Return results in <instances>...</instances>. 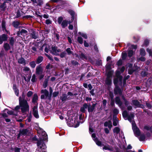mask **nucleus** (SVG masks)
<instances>
[{
	"label": "nucleus",
	"instance_id": "f257e3e1",
	"mask_svg": "<svg viewBox=\"0 0 152 152\" xmlns=\"http://www.w3.org/2000/svg\"><path fill=\"white\" fill-rule=\"evenodd\" d=\"M132 129L135 134L139 136L140 135L139 140L140 141H144L145 139V136L144 134H140V131L139 129L136 126L135 121H133L132 122Z\"/></svg>",
	"mask_w": 152,
	"mask_h": 152
},
{
	"label": "nucleus",
	"instance_id": "f03ea898",
	"mask_svg": "<svg viewBox=\"0 0 152 152\" xmlns=\"http://www.w3.org/2000/svg\"><path fill=\"white\" fill-rule=\"evenodd\" d=\"M19 102L22 113H24L29 111V105L26 100H22L20 98L19 99Z\"/></svg>",
	"mask_w": 152,
	"mask_h": 152
},
{
	"label": "nucleus",
	"instance_id": "7ed1b4c3",
	"mask_svg": "<svg viewBox=\"0 0 152 152\" xmlns=\"http://www.w3.org/2000/svg\"><path fill=\"white\" fill-rule=\"evenodd\" d=\"M87 109L89 113H92L94 110L90 103H84L83 104V106L80 107V111L82 113H86V109Z\"/></svg>",
	"mask_w": 152,
	"mask_h": 152
},
{
	"label": "nucleus",
	"instance_id": "20e7f679",
	"mask_svg": "<svg viewBox=\"0 0 152 152\" xmlns=\"http://www.w3.org/2000/svg\"><path fill=\"white\" fill-rule=\"evenodd\" d=\"M122 115L123 118L125 120H126L125 118H127V120L130 122H132V120L134 119V113H131L129 115L126 110H125L123 112Z\"/></svg>",
	"mask_w": 152,
	"mask_h": 152
},
{
	"label": "nucleus",
	"instance_id": "39448f33",
	"mask_svg": "<svg viewBox=\"0 0 152 152\" xmlns=\"http://www.w3.org/2000/svg\"><path fill=\"white\" fill-rule=\"evenodd\" d=\"M115 87L114 89V93L115 95L119 94V95H122V90L120 88L118 85V82H113Z\"/></svg>",
	"mask_w": 152,
	"mask_h": 152
},
{
	"label": "nucleus",
	"instance_id": "423d86ee",
	"mask_svg": "<svg viewBox=\"0 0 152 152\" xmlns=\"http://www.w3.org/2000/svg\"><path fill=\"white\" fill-rule=\"evenodd\" d=\"M37 145L39 147L37 149L38 151H40L41 149H42V151L43 150L46 148V145L41 138L37 142Z\"/></svg>",
	"mask_w": 152,
	"mask_h": 152
},
{
	"label": "nucleus",
	"instance_id": "0eeeda50",
	"mask_svg": "<svg viewBox=\"0 0 152 152\" xmlns=\"http://www.w3.org/2000/svg\"><path fill=\"white\" fill-rule=\"evenodd\" d=\"M67 12L71 16V20L69 21L67 20L68 24H69L70 25L72 23L75 18V12L74 10L70 9L68 10H67Z\"/></svg>",
	"mask_w": 152,
	"mask_h": 152
},
{
	"label": "nucleus",
	"instance_id": "6e6552de",
	"mask_svg": "<svg viewBox=\"0 0 152 152\" xmlns=\"http://www.w3.org/2000/svg\"><path fill=\"white\" fill-rule=\"evenodd\" d=\"M121 73L119 70H117L115 71V77L114 78L113 82H118V79L123 78V76L121 75Z\"/></svg>",
	"mask_w": 152,
	"mask_h": 152
},
{
	"label": "nucleus",
	"instance_id": "1a4fd4ad",
	"mask_svg": "<svg viewBox=\"0 0 152 152\" xmlns=\"http://www.w3.org/2000/svg\"><path fill=\"white\" fill-rule=\"evenodd\" d=\"M28 130L27 129H20L19 131V133L18 134L17 139H19L21 135H26L28 132Z\"/></svg>",
	"mask_w": 152,
	"mask_h": 152
},
{
	"label": "nucleus",
	"instance_id": "9d476101",
	"mask_svg": "<svg viewBox=\"0 0 152 152\" xmlns=\"http://www.w3.org/2000/svg\"><path fill=\"white\" fill-rule=\"evenodd\" d=\"M41 94H42L41 96V99H46L47 97L49 96V92L46 89H42L41 91Z\"/></svg>",
	"mask_w": 152,
	"mask_h": 152
},
{
	"label": "nucleus",
	"instance_id": "9b49d317",
	"mask_svg": "<svg viewBox=\"0 0 152 152\" xmlns=\"http://www.w3.org/2000/svg\"><path fill=\"white\" fill-rule=\"evenodd\" d=\"M8 35L6 34H3L0 35V45L2 44L4 42L7 41L8 40Z\"/></svg>",
	"mask_w": 152,
	"mask_h": 152
},
{
	"label": "nucleus",
	"instance_id": "f8f14e48",
	"mask_svg": "<svg viewBox=\"0 0 152 152\" xmlns=\"http://www.w3.org/2000/svg\"><path fill=\"white\" fill-rule=\"evenodd\" d=\"M43 68L41 66V64L37 66L36 69V74L37 75H39L42 74Z\"/></svg>",
	"mask_w": 152,
	"mask_h": 152
},
{
	"label": "nucleus",
	"instance_id": "ddd939ff",
	"mask_svg": "<svg viewBox=\"0 0 152 152\" xmlns=\"http://www.w3.org/2000/svg\"><path fill=\"white\" fill-rule=\"evenodd\" d=\"M37 108V106H34L33 108V111L34 116L36 118H39V116L38 114Z\"/></svg>",
	"mask_w": 152,
	"mask_h": 152
},
{
	"label": "nucleus",
	"instance_id": "4468645a",
	"mask_svg": "<svg viewBox=\"0 0 152 152\" xmlns=\"http://www.w3.org/2000/svg\"><path fill=\"white\" fill-rule=\"evenodd\" d=\"M30 34L31 37L32 39H36L38 38V33L35 31H33Z\"/></svg>",
	"mask_w": 152,
	"mask_h": 152
},
{
	"label": "nucleus",
	"instance_id": "2eb2a0df",
	"mask_svg": "<svg viewBox=\"0 0 152 152\" xmlns=\"http://www.w3.org/2000/svg\"><path fill=\"white\" fill-rule=\"evenodd\" d=\"M20 24V23L19 21L15 20L12 22V26L15 28H17L20 27L19 26Z\"/></svg>",
	"mask_w": 152,
	"mask_h": 152
},
{
	"label": "nucleus",
	"instance_id": "dca6fc26",
	"mask_svg": "<svg viewBox=\"0 0 152 152\" xmlns=\"http://www.w3.org/2000/svg\"><path fill=\"white\" fill-rule=\"evenodd\" d=\"M104 126L105 127L108 126L109 129L111 128L112 126V123L110 120H109L108 121H105L104 124Z\"/></svg>",
	"mask_w": 152,
	"mask_h": 152
},
{
	"label": "nucleus",
	"instance_id": "f3484780",
	"mask_svg": "<svg viewBox=\"0 0 152 152\" xmlns=\"http://www.w3.org/2000/svg\"><path fill=\"white\" fill-rule=\"evenodd\" d=\"M115 102L117 104L121 106L122 104V103L121 102L120 98L119 96H116L115 98Z\"/></svg>",
	"mask_w": 152,
	"mask_h": 152
},
{
	"label": "nucleus",
	"instance_id": "a211bd4d",
	"mask_svg": "<svg viewBox=\"0 0 152 152\" xmlns=\"http://www.w3.org/2000/svg\"><path fill=\"white\" fill-rule=\"evenodd\" d=\"M18 62L19 64H23L24 65H25L26 64V61L24 58L22 57H20L18 59Z\"/></svg>",
	"mask_w": 152,
	"mask_h": 152
},
{
	"label": "nucleus",
	"instance_id": "6ab92c4d",
	"mask_svg": "<svg viewBox=\"0 0 152 152\" xmlns=\"http://www.w3.org/2000/svg\"><path fill=\"white\" fill-rule=\"evenodd\" d=\"M67 95L66 94H62V96L60 97V99L61 100L62 102H65L67 99H68L67 98Z\"/></svg>",
	"mask_w": 152,
	"mask_h": 152
},
{
	"label": "nucleus",
	"instance_id": "aec40b11",
	"mask_svg": "<svg viewBox=\"0 0 152 152\" xmlns=\"http://www.w3.org/2000/svg\"><path fill=\"white\" fill-rule=\"evenodd\" d=\"M66 55V53L65 51H63L60 54L58 53H54V55L59 56L61 58H64Z\"/></svg>",
	"mask_w": 152,
	"mask_h": 152
},
{
	"label": "nucleus",
	"instance_id": "412c9836",
	"mask_svg": "<svg viewBox=\"0 0 152 152\" xmlns=\"http://www.w3.org/2000/svg\"><path fill=\"white\" fill-rule=\"evenodd\" d=\"M13 89L15 93V94L17 96H19V90L18 89L15 84H13Z\"/></svg>",
	"mask_w": 152,
	"mask_h": 152
},
{
	"label": "nucleus",
	"instance_id": "4be33fe9",
	"mask_svg": "<svg viewBox=\"0 0 152 152\" xmlns=\"http://www.w3.org/2000/svg\"><path fill=\"white\" fill-rule=\"evenodd\" d=\"M38 99V96L37 94H34L33 97L32 99V103L34 104L37 102V101Z\"/></svg>",
	"mask_w": 152,
	"mask_h": 152
},
{
	"label": "nucleus",
	"instance_id": "5701e85b",
	"mask_svg": "<svg viewBox=\"0 0 152 152\" xmlns=\"http://www.w3.org/2000/svg\"><path fill=\"white\" fill-rule=\"evenodd\" d=\"M61 26L62 28H64L68 26V22L67 20H64L61 23Z\"/></svg>",
	"mask_w": 152,
	"mask_h": 152
},
{
	"label": "nucleus",
	"instance_id": "b1692460",
	"mask_svg": "<svg viewBox=\"0 0 152 152\" xmlns=\"http://www.w3.org/2000/svg\"><path fill=\"white\" fill-rule=\"evenodd\" d=\"M7 2H4L1 5H0V8H2L1 10L4 11L6 10V8L7 7L6 4V3Z\"/></svg>",
	"mask_w": 152,
	"mask_h": 152
},
{
	"label": "nucleus",
	"instance_id": "393cba45",
	"mask_svg": "<svg viewBox=\"0 0 152 152\" xmlns=\"http://www.w3.org/2000/svg\"><path fill=\"white\" fill-rule=\"evenodd\" d=\"M43 58L42 56H39L36 60V63L37 64H39L41 63L43 61Z\"/></svg>",
	"mask_w": 152,
	"mask_h": 152
},
{
	"label": "nucleus",
	"instance_id": "a878e982",
	"mask_svg": "<svg viewBox=\"0 0 152 152\" xmlns=\"http://www.w3.org/2000/svg\"><path fill=\"white\" fill-rule=\"evenodd\" d=\"M3 46L5 51H7L10 49V45L7 43H4Z\"/></svg>",
	"mask_w": 152,
	"mask_h": 152
},
{
	"label": "nucleus",
	"instance_id": "bb28decb",
	"mask_svg": "<svg viewBox=\"0 0 152 152\" xmlns=\"http://www.w3.org/2000/svg\"><path fill=\"white\" fill-rule=\"evenodd\" d=\"M111 78L107 77L105 81V83L106 85L108 86H111L112 84V80Z\"/></svg>",
	"mask_w": 152,
	"mask_h": 152
},
{
	"label": "nucleus",
	"instance_id": "cd10ccee",
	"mask_svg": "<svg viewBox=\"0 0 152 152\" xmlns=\"http://www.w3.org/2000/svg\"><path fill=\"white\" fill-rule=\"evenodd\" d=\"M113 70H110L107 72V77L111 78L113 74Z\"/></svg>",
	"mask_w": 152,
	"mask_h": 152
},
{
	"label": "nucleus",
	"instance_id": "c85d7f7f",
	"mask_svg": "<svg viewBox=\"0 0 152 152\" xmlns=\"http://www.w3.org/2000/svg\"><path fill=\"white\" fill-rule=\"evenodd\" d=\"M117 117L113 116V125L114 126H116L117 125L118 123V121L117 120Z\"/></svg>",
	"mask_w": 152,
	"mask_h": 152
},
{
	"label": "nucleus",
	"instance_id": "c756f323",
	"mask_svg": "<svg viewBox=\"0 0 152 152\" xmlns=\"http://www.w3.org/2000/svg\"><path fill=\"white\" fill-rule=\"evenodd\" d=\"M67 54L69 55H72V56H74V53L73 51H72L71 49L69 48H67L66 50Z\"/></svg>",
	"mask_w": 152,
	"mask_h": 152
},
{
	"label": "nucleus",
	"instance_id": "7c9ffc66",
	"mask_svg": "<svg viewBox=\"0 0 152 152\" xmlns=\"http://www.w3.org/2000/svg\"><path fill=\"white\" fill-rule=\"evenodd\" d=\"M1 26L2 30L5 29L6 28V22L5 20H2L1 21Z\"/></svg>",
	"mask_w": 152,
	"mask_h": 152
},
{
	"label": "nucleus",
	"instance_id": "2f4dec72",
	"mask_svg": "<svg viewBox=\"0 0 152 152\" xmlns=\"http://www.w3.org/2000/svg\"><path fill=\"white\" fill-rule=\"evenodd\" d=\"M94 140L97 145L99 146H101V145L102 143L101 141L99 140L98 138L97 137L94 139Z\"/></svg>",
	"mask_w": 152,
	"mask_h": 152
},
{
	"label": "nucleus",
	"instance_id": "473e14b6",
	"mask_svg": "<svg viewBox=\"0 0 152 152\" xmlns=\"http://www.w3.org/2000/svg\"><path fill=\"white\" fill-rule=\"evenodd\" d=\"M79 57L80 58L83 60H84V59L86 60L87 59V56L83 53H81L80 54Z\"/></svg>",
	"mask_w": 152,
	"mask_h": 152
},
{
	"label": "nucleus",
	"instance_id": "72a5a7b5",
	"mask_svg": "<svg viewBox=\"0 0 152 152\" xmlns=\"http://www.w3.org/2000/svg\"><path fill=\"white\" fill-rule=\"evenodd\" d=\"M34 45L35 46H32L31 48V49L34 51H31L33 53H34V52H37V48L38 47V44H35Z\"/></svg>",
	"mask_w": 152,
	"mask_h": 152
},
{
	"label": "nucleus",
	"instance_id": "f704fd0d",
	"mask_svg": "<svg viewBox=\"0 0 152 152\" xmlns=\"http://www.w3.org/2000/svg\"><path fill=\"white\" fill-rule=\"evenodd\" d=\"M134 54V52L132 50H128V56L129 58H131Z\"/></svg>",
	"mask_w": 152,
	"mask_h": 152
},
{
	"label": "nucleus",
	"instance_id": "c9c22d12",
	"mask_svg": "<svg viewBox=\"0 0 152 152\" xmlns=\"http://www.w3.org/2000/svg\"><path fill=\"white\" fill-rule=\"evenodd\" d=\"M121 57L123 60H125L127 56L126 53L125 51H124L122 53Z\"/></svg>",
	"mask_w": 152,
	"mask_h": 152
},
{
	"label": "nucleus",
	"instance_id": "e433bc0d",
	"mask_svg": "<svg viewBox=\"0 0 152 152\" xmlns=\"http://www.w3.org/2000/svg\"><path fill=\"white\" fill-rule=\"evenodd\" d=\"M63 5H58L56 6V8H54L53 10V11H51L50 12L52 13L53 12H55V11L57 10H58L59 9H62L61 8V7H62V6Z\"/></svg>",
	"mask_w": 152,
	"mask_h": 152
},
{
	"label": "nucleus",
	"instance_id": "4c0bfd02",
	"mask_svg": "<svg viewBox=\"0 0 152 152\" xmlns=\"http://www.w3.org/2000/svg\"><path fill=\"white\" fill-rule=\"evenodd\" d=\"M15 42L14 38L13 37H11L9 39V43L10 45L13 46L14 44V43Z\"/></svg>",
	"mask_w": 152,
	"mask_h": 152
},
{
	"label": "nucleus",
	"instance_id": "58836bf2",
	"mask_svg": "<svg viewBox=\"0 0 152 152\" xmlns=\"http://www.w3.org/2000/svg\"><path fill=\"white\" fill-rule=\"evenodd\" d=\"M133 104L135 106L137 107L138 105H139L140 102L138 100L136 99L133 100L132 101Z\"/></svg>",
	"mask_w": 152,
	"mask_h": 152
},
{
	"label": "nucleus",
	"instance_id": "ea45409f",
	"mask_svg": "<svg viewBox=\"0 0 152 152\" xmlns=\"http://www.w3.org/2000/svg\"><path fill=\"white\" fill-rule=\"evenodd\" d=\"M140 55L142 56H145L146 55V52L145 50L143 48L140 49Z\"/></svg>",
	"mask_w": 152,
	"mask_h": 152
},
{
	"label": "nucleus",
	"instance_id": "a19ab883",
	"mask_svg": "<svg viewBox=\"0 0 152 152\" xmlns=\"http://www.w3.org/2000/svg\"><path fill=\"white\" fill-rule=\"evenodd\" d=\"M72 65L73 66H78L79 64V63L75 60H72L71 61Z\"/></svg>",
	"mask_w": 152,
	"mask_h": 152
},
{
	"label": "nucleus",
	"instance_id": "79ce46f5",
	"mask_svg": "<svg viewBox=\"0 0 152 152\" xmlns=\"http://www.w3.org/2000/svg\"><path fill=\"white\" fill-rule=\"evenodd\" d=\"M130 77V76L129 75H128L125 77H124V78L123 80V86H124L126 84V80H128L129 78Z\"/></svg>",
	"mask_w": 152,
	"mask_h": 152
},
{
	"label": "nucleus",
	"instance_id": "37998d69",
	"mask_svg": "<svg viewBox=\"0 0 152 152\" xmlns=\"http://www.w3.org/2000/svg\"><path fill=\"white\" fill-rule=\"evenodd\" d=\"M103 149H104L105 150H108L110 151H113V148L112 147H110L109 145H108V146H104V147L103 148Z\"/></svg>",
	"mask_w": 152,
	"mask_h": 152
},
{
	"label": "nucleus",
	"instance_id": "c03bdc74",
	"mask_svg": "<svg viewBox=\"0 0 152 152\" xmlns=\"http://www.w3.org/2000/svg\"><path fill=\"white\" fill-rule=\"evenodd\" d=\"M29 65L31 68H34L36 66V64L35 61H33L29 63Z\"/></svg>",
	"mask_w": 152,
	"mask_h": 152
},
{
	"label": "nucleus",
	"instance_id": "a18cd8bd",
	"mask_svg": "<svg viewBox=\"0 0 152 152\" xmlns=\"http://www.w3.org/2000/svg\"><path fill=\"white\" fill-rule=\"evenodd\" d=\"M149 45V41L148 39L145 40L144 41L143 44L142 45V47L145 46V47H147Z\"/></svg>",
	"mask_w": 152,
	"mask_h": 152
},
{
	"label": "nucleus",
	"instance_id": "49530a36",
	"mask_svg": "<svg viewBox=\"0 0 152 152\" xmlns=\"http://www.w3.org/2000/svg\"><path fill=\"white\" fill-rule=\"evenodd\" d=\"M53 67V65H51L50 63L48 64V65L46 66L45 69H47V72H48L49 69L50 70Z\"/></svg>",
	"mask_w": 152,
	"mask_h": 152
},
{
	"label": "nucleus",
	"instance_id": "de8ad7c7",
	"mask_svg": "<svg viewBox=\"0 0 152 152\" xmlns=\"http://www.w3.org/2000/svg\"><path fill=\"white\" fill-rule=\"evenodd\" d=\"M48 79H45L44 81V83L43 84V87L44 88H45L47 87L48 85Z\"/></svg>",
	"mask_w": 152,
	"mask_h": 152
},
{
	"label": "nucleus",
	"instance_id": "09e8293b",
	"mask_svg": "<svg viewBox=\"0 0 152 152\" xmlns=\"http://www.w3.org/2000/svg\"><path fill=\"white\" fill-rule=\"evenodd\" d=\"M72 123L73 125H72L71 126H73L75 128H76L78 127L80 124V122L78 121L77 123V124H73V122L74 123H75V121H73V120L72 121Z\"/></svg>",
	"mask_w": 152,
	"mask_h": 152
},
{
	"label": "nucleus",
	"instance_id": "8fccbe9b",
	"mask_svg": "<svg viewBox=\"0 0 152 152\" xmlns=\"http://www.w3.org/2000/svg\"><path fill=\"white\" fill-rule=\"evenodd\" d=\"M141 76L142 77L147 76L148 75V72L145 71H142L140 73Z\"/></svg>",
	"mask_w": 152,
	"mask_h": 152
},
{
	"label": "nucleus",
	"instance_id": "3c124183",
	"mask_svg": "<svg viewBox=\"0 0 152 152\" xmlns=\"http://www.w3.org/2000/svg\"><path fill=\"white\" fill-rule=\"evenodd\" d=\"M112 65V64H109L108 63H107L106 65L105 66L106 69L107 70H110L111 69V66Z\"/></svg>",
	"mask_w": 152,
	"mask_h": 152
},
{
	"label": "nucleus",
	"instance_id": "603ef678",
	"mask_svg": "<svg viewBox=\"0 0 152 152\" xmlns=\"http://www.w3.org/2000/svg\"><path fill=\"white\" fill-rule=\"evenodd\" d=\"M113 131L114 133H116L118 134L120 132V129L119 127H116L113 129Z\"/></svg>",
	"mask_w": 152,
	"mask_h": 152
},
{
	"label": "nucleus",
	"instance_id": "864d4df0",
	"mask_svg": "<svg viewBox=\"0 0 152 152\" xmlns=\"http://www.w3.org/2000/svg\"><path fill=\"white\" fill-rule=\"evenodd\" d=\"M136 70L134 69L133 68L132 69H130L129 68L128 70V74L131 75H132L134 72H135Z\"/></svg>",
	"mask_w": 152,
	"mask_h": 152
},
{
	"label": "nucleus",
	"instance_id": "5fc2aeb1",
	"mask_svg": "<svg viewBox=\"0 0 152 152\" xmlns=\"http://www.w3.org/2000/svg\"><path fill=\"white\" fill-rule=\"evenodd\" d=\"M133 39L134 40V42L136 43L138 42L140 39V37L139 36H134Z\"/></svg>",
	"mask_w": 152,
	"mask_h": 152
},
{
	"label": "nucleus",
	"instance_id": "6e6d98bb",
	"mask_svg": "<svg viewBox=\"0 0 152 152\" xmlns=\"http://www.w3.org/2000/svg\"><path fill=\"white\" fill-rule=\"evenodd\" d=\"M77 42L80 44H82L83 43V38L80 37H78L77 39Z\"/></svg>",
	"mask_w": 152,
	"mask_h": 152
},
{
	"label": "nucleus",
	"instance_id": "4d7b16f0",
	"mask_svg": "<svg viewBox=\"0 0 152 152\" xmlns=\"http://www.w3.org/2000/svg\"><path fill=\"white\" fill-rule=\"evenodd\" d=\"M57 49V47L55 46H52L51 49L52 51H53V54H54V53H56V50Z\"/></svg>",
	"mask_w": 152,
	"mask_h": 152
},
{
	"label": "nucleus",
	"instance_id": "13d9d810",
	"mask_svg": "<svg viewBox=\"0 0 152 152\" xmlns=\"http://www.w3.org/2000/svg\"><path fill=\"white\" fill-rule=\"evenodd\" d=\"M109 96L110 98V100L114 99V94L113 92L112 91H109Z\"/></svg>",
	"mask_w": 152,
	"mask_h": 152
},
{
	"label": "nucleus",
	"instance_id": "bf43d9fd",
	"mask_svg": "<svg viewBox=\"0 0 152 152\" xmlns=\"http://www.w3.org/2000/svg\"><path fill=\"white\" fill-rule=\"evenodd\" d=\"M63 18L62 17L60 16L59 17L57 20L58 23L59 24H61V23L62 22V21H63Z\"/></svg>",
	"mask_w": 152,
	"mask_h": 152
},
{
	"label": "nucleus",
	"instance_id": "052dcab7",
	"mask_svg": "<svg viewBox=\"0 0 152 152\" xmlns=\"http://www.w3.org/2000/svg\"><path fill=\"white\" fill-rule=\"evenodd\" d=\"M39 14H41V13L37 11L35 12V15H37V18H39L40 19H42V15H39Z\"/></svg>",
	"mask_w": 152,
	"mask_h": 152
},
{
	"label": "nucleus",
	"instance_id": "680f3d73",
	"mask_svg": "<svg viewBox=\"0 0 152 152\" xmlns=\"http://www.w3.org/2000/svg\"><path fill=\"white\" fill-rule=\"evenodd\" d=\"M25 97H26V96H25L24 92H22L21 96H20L19 97V99H20V98H21V99L22 100V99L26 100L25 99Z\"/></svg>",
	"mask_w": 152,
	"mask_h": 152
},
{
	"label": "nucleus",
	"instance_id": "e2e57ef3",
	"mask_svg": "<svg viewBox=\"0 0 152 152\" xmlns=\"http://www.w3.org/2000/svg\"><path fill=\"white\" fill-rule=\"evenodd\" d=\"M147 107L149 109H151L152 108L151 104L149 102H146L145 103Z\"/></svg>",
	"mask_w": 152,
	"mask_h": 152
},
{
	"label": "nucleus",
	"instance_id": "0e129e2a",
	"mask_svg": "<svg viewBox=\"0 0 152 152\" xmlns=\"http://www.w3.org/2000/svg\"><path fill=\"white\" fill-rule=\"evenodd\" d=\"M123 78H121L118 79V82H119V85L120 86H121L122 88V85L123 83Z\"/></svg>",
	"mask_w": 152,
	"mask_h": 152
},
{
	"label": "nucleus",
	"instance_id": "69168bd1",
	"mask_svg": "<svg viewBox=\"0 0 152 152\" xmlns=\"http://www.w3.org/2000/svg\"><path fill=\"white\" fill-rule=\"evenodd\" d=\"M32 117V116L31 113H30L29 116L27 118V120H28V122H30L31 121V118Z\"/></svg>",
	"mask_w": 152,
	"mask_h": 152
},
{
	"label": "nucleus",
	"instance_id": "338daca9",
	"mask_svg": "<svg viewBox=\"0 0 152 152\" xmlns=\"http://www.w3.org/2000/svg\"><path fill=\"white\" fill-rule=\"evenodd\" d=\"M56 37V39L58 41L59 39L60 36L59 34L58 33H56L55 32H54L53 34Z\"/></svg>",
	"mask_w": 152,
	"mask_h": 152
},
{
	"label": "nucleus",
	"instance_id": "774afa93",
	"mask_svg": "<svg viewBox=\"0 0 152 152\" xmlns=\"http://www.w3.org/2000/svg\"><path fill=\"white\" fill-rule=\"evenodd\" d=\"M20 12L19 10H18L16 13V18H19L21 16Z\"/></svg>",
	"mask_w": 152,
	"mask_h": 152
}]
</instances>
